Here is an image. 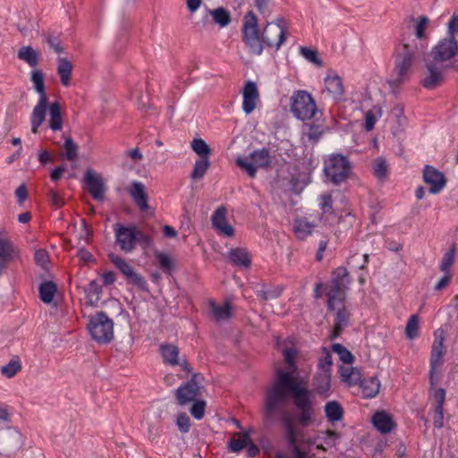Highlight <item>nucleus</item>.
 Wrapping results in <instances>:
<instances>
[{"instance_id":"54","label":"nucleus","mask_w":458,"mask_h":458,"mask_svg":"<svg viewBox=\"0 0 458 458\" xmlns=\"http://www.w3.org/2000/svg\"><path fill=\"white\" fill-rule=\"evenodd\" d=\"M206 403L205 401H196L191 408V414L197 420L203 418L205 413Z\"/></svg>"},{"instance_id":"2","label":"nucleus","mask_w":458,"mask_h":458,"mask_svg":"<svg viewBox=\"0 0 458 458\" xmlns=\"http://www.w3.org/2000/svg\"><path fill=\"white\" fill-rule=\"evenodd\" d=\"M351 281L345 267H339L334 270L330 282L325 286L329 310H335L344 304L346 290Z\"/></svg>"},{"instance_id":"4","label":"nucleus","mask_w":458,"mask_h":458,"mask_svg":"<svg viewBox=\"0 0 458 458\" xmlns=\"http://www.w3.org/2000/svg\"><path fill=\"white\" fill-rule=\"evenodd\" d=\"M115 242L120 249L124 252L133 251L138 243L149 246L152 239L145 234L137 226H125L121 224L114 225Z\"/></svg>"},{"instance_id":"59","label":"nucleus","mask_w":458,"mask_h":458,"mask_svg":"<svg viewBox=\"0 0 458 458\" xmlns=\"http://www.w3.org/2000/svg\"><path fill=\"white\" fill-rule=\"evenodd\" d=\"M322 134L323 131L320 129L318 125L310 126L309 128V131L305 133L309 140L313 143L317 142L320 139Z\"/></svg>"},{"instance_id":"53","label":"nucleus","mask_w":458,"mask_h":458,"mask_svg":"<svg viewBox=\"0 0 458 458\" xmlns=\"http://www.w3.org/2000/svg\"><path fill=\"white\" fill-rule=\"evenodd\" d=\"M332 366V357L328 351L324 349L323 355L319 359L318 361V368L321 369L320 372H328L330 370V368Z\"/></svg>"},{"instance_id":"60","label":"nucleus","mask_w":458,"mask_h":458,"mask_svg":"<svg viewBox=\"0 0 458 458\" xmlns=\"http://www.w3.org/2000/svg\"><path fill=\"white\" fill-rule=\"evenodd\" d=\"M35 260L42 267H47L48 263V254L45 250H38L35 252Z\"/></svg>"},{"instance_id":"55","label":"nucleus","mask_w":458,"mask_h":458,"mask_svg":"<svg viewBox=\"0 0 458 458\" xmlns=\"http://www.w3.org/2000/svg\"><path fill=\"white\" fill-rule=\"evenodd\" d=\"M47 197L51 205L55 208H62L65 203L64 198L55 190L50 189Z\"/></svg>"},{"instance_id":"21","label":"nucleus","mask_w":458,"mask_h":458,"mask_svg":"<svg viewBox=\"0 0 458 458\" xmlns=\"http://www.w3.org/2000/svg\"><path fill=\"white\" fill-rule=\"evenodd\" d=\"M334 311L335 313L331 338H336L341 335L343 329L347 326L350 317V313L344 304L338 306Z\"/></svg>"},{"instance_id":"49","label":"nucleus","mask_w":458,"mask_h":458,"mask_svg":"<svg viewBox=\"0 0 458 458\" xmlns=\"http://www.w3.org/2000/svg\"><path fill=\"white\" fill-rule=\"evenodd\" d=\"M388 172V166L386 164V161L382 158L378 157L375 160L374 165V174L377 178L383 179L386 176Z\"/></svg>"},{"instance_id":"9","label":"nucleus","mask_w":458,"mask_h":458,"mask_svg":"<svg viewBox=\"0 0 458 458\" xmlns=\"http://www.w3.org/2000/svg\"><path fill=\"white\" fill-rule=\"evenodd\" d=\"M271 162L270 152L265 148L254 150L249 157H238L236 159V165L251 178L256 176L258 169L268 168Z\"/></svg>"},{"instance_id":"48","label":"nucleus","mask_w":458,"mask_h":458,"mask_svg":"<svg viewBox=\"0 0 458 458\" xmlns=\"http://www.w3.org/2000/svg\"><path fill=\"white\" fill-rule=\"evenodd\" d=\"M156 258L158 260L159 266L163 271L170 274L174 267L172 259L167 254L163 252L156 253Z\"/></svg>"},{"instance_id":"63","label":"nucleus","mask_w":458,"mask_h":458,"mask_svg":"<svg viewBox=\"0 0 458 458\" xmlns=\"http://www.w3.org/2000/svg\"><path fill=\"white\" fill-rule=\"evenodd\" d=\"M281 291H259L258 296L263 301L276 298L280 295Z\"/></svg>"},{"instance_id":"47","label":"nucleus","mask_w":458,"mask_h":458,"mask_svg":"<svg viewBox=\"0 0 458 458\" xmlns=\"http://www.w3.org/2000/svg\"><path fill=\"white\" fill-rule=\"evenodd\" d=\"M454 256H455V248L453 246L443 257L440 269L444 273H451L450 267L454 264Z\"/></svg>"},{"instance_id":"30","label":"nucleus","mask_w":458,"mask_h":458,"mask_svg":"<svg viewBox=\"0 0 458 458\" xmlns=\"http://www.w3.org/2000/svg\"><path fill=\"white\" fill-rule=\"evenodd\" d=\"M63 116L61 113V106L58 102L52 103L49 106V128L54 131H61L63 128Z\"/></svg>"},{"instance_id":"25","label":"nucleus","mask_w":458,"mask_h":458,"mask_svg":"<svg viewBox=\"0 0 458 458\" xmlns=\"http://www.w3.org/2000/svg\"><path fill=\"white\" fill-rule=\"evenodd\" d=\"M374 427L383 434L388 433L394 428L392 417L386 411H377L372 418Z\"/></svg>"},{"instance_id":"28","label":"nucleus","mask_w":458,"mask_h":458,"mask_svg":"<svg viewBox=\"0 0 458 458\" xmlns=\"http://www.w3.org/2000/svg\"><path fill=\"white\" fill-rule=\"evenodd\" d=\"M214 318L217 321L228 319L232 317V306L229 301L216 304L214 301L208 302Z\"/></svg>"},{"instance_id":"12","label":"nucleus","mask_w":458,"mask_h":458,"mask_svg":"<svg viewBox=\"0 0 458 458\" xmlns=\"http://www.w3.org/2000/svg\"><path fill=\"white\" fill-rule=\"evenodd\" d=\"M423 182L429 186L431 194H438L445 187L447 180L445 175L431 165H425L422 174Z\"/></svg>"},{"instance_id":"22","label":"nucleus","mask_w":458,"mask_h":458,"mask_svg":"<svg viewBox=\"0 0 458 458\" xmlns=\"http://www.w3.org/2000/svg\"><path fill=\"white\" fill-rule=\"evenodd\" d=\"M128 192L140 210L148 209V196L145 192V186L142 182H133L129 187Z\"/></svg>"},{"instance_id":"11","label":"nucleus","mask_w":458,"mask_h":458,"mask_svg":"<svg viewBox=\"0 0 458 458\" xmlns=\"http://www.w3.org/2000/svg\"><path fill=\"white\" fill-rule=\"evenodd\" d=\"M109 259L126 276L130 283L140 290H148V284L144 277L136 273L134 268L125 259L114 253L109 254Z\"/></svg>"},{"instance_id":"58","label":"nucleus","mask_w":458,"mask_h":458,"mask_svg":"<svg viewBox=\"0 0 458 458\" xmlns=\"http://www.w3.org/2000/svg\"><path fill=\"white\" fill-rule=\"evenodd\" d=\"M333 199L331 194H323L320 196V208L323 213L333 212Z\"/></svg>"},{"instance_id":"15","label":"nucleus","mask_w":458,"mask_h":458,"mask_svg":"<svg viewBox=\"0 0 458 458\" xmlns=\"http://www.w3.org/2000/svg\"><path fill=\"white\" fill-rule=\"evenodd\" d=\"M242 110L246 114H251L257 107L259 101V93L257 84L248 81L242 89Z\"/></svg>"},{"instance_id":"37","label":"nucleus","mask_w":458,"mask_h":458,"mask_svg":"<svg viewBox=\"0 0 458 458\" xmlns=\"http://www.w3.org/2000/svg\"><path fill=\"white\" fill-rule=\"evenodd\" d=\"M210 166L209 158H199L195 161L193 169L191 174V178L192 180H200L204 177L207 171Z\"/></svg>"},{"instance_id":"64","label":"nucleus","mask_w":458,"mask_h":458,"mask_svg":"<svg viewBox=\"0 0 458 458\" xmlns=\"http://www.w3.org/2000/svg\"><path fill=\"white\" fill-rule=\"evenodd\" d=\"M448 31L451 36H454V32H458V16H454L449 21Z\"/></svg>"},{"instance_id":"26","label":"nucleus","mask_w":458,"mask_h":458,"mask_svg":"<svg viewBox=\"0 0 458 458\" xmlns=\"http://www.w3.org/2000/svg\"><path fill=\"white\" fill-rule=\"evenodd\" d=\"M160 353L163 361L170 366L179 365V348L173 344H163L160 345Z\"/></svg>"},{"instance_id":"52","label":"nucleus","mask_w":458,"mask_h":458,"mask_svg":"<svg viewBox=\"0 0 458 458\" xmlns=\"http://www.w3.org/2000/svg\"><path fill=\"white\" fill-rule=\"evenodd\" d=\"M300 52L302 56L310 63L318 65L321 64V60L318 58V52L316 50L302 47H301Z\"/></svg>"},{"instance_id":"7","label":"nucleus","mask_w":458,"mask_h":458,"mask_svg":"<svg viewBox=\"0 0 458 458\" xmlns=\"http://www.w3.org/2000/svg\"><path fill=\"white\" fill-rule=\"evenodd\" d=\"M88 328L92 338L99 344H107L114 338V322L103 311L90 318Z\"/></svg>"},{"instance_id":"39","label":"nucleus","mask_w":458,"mask_h":458,"mask_svg":"<svg viewBox=\"0 0 458 458\" xmlns=\"http://www.w3.org/2000/svg\"><path fill=\"white\" fill-rule=\"evenodd\" d=\"M250 442V435L246 432L236 434L229 442V448L233 452H239Z\"/></svg>"},{"instance_id":"29","label":"nucleus","mask_w":458,"mask_h":458,"mask_svg":"<svg viewBox=\"0 0 458 458\" xmlns=\"http://www.w3.org/2000/svg\"><path fill=\"white\" fill-rule=\"evenodd\" d=\"M72 72V63L66 58L59 57L57 59V73L60 77L61 83L65 87L71 84Z\"/></svg>"},{"instance_id":"43","label":"nucleus","mask_w":458,"mask_h":458,"mask_svg":"<svg viewBox=\"0 0 458 458\" xmlns=\"http://www.w3.org/2000/svg\"><path fill=\"white\" fill-rule=\"evenodd\" d=\"M210 14L212 15L214 21L221 27L228 25L231 21L229 13L224 8L212 10L210 11Z\"/></svg>"},{"instance_id":"50","label":"nucleus","mask_w":458,"mask_h":458,"mask_svg":"<svg viewBox=\"0 0 458 458\" xmlns=\"http://www.w3.org/2000/svg\"><path fill=\"white\" fill-rule=\"evenodd\" d=\"M429 20L427 16H420L415 25V36L421 39L425 37V30L428 28Z\"/></svg>"},{"instance_id":"35","label":"nucleus","mask_w":458,"mask_h":458,"mask_svg":"<svg viewBox=\"0 0 458 458\" xmlns=\"http://www.w3.org/2000/svg\"><path fill=\"white\" fill-rule=\"evenodd\" d=\"M283 354H284L285 362L288 364V370H286V372L290 373L291 377L296 380V382L300 387H302L301 386V379L298 377L293 376V373L296 371V367H295V359H296V355H297L296 351L293 348H287V349L284 350ZM278 370L283 371V369H278L276 370V372ZM284 372H285V370H284ZM276 377H277V373L276 374Z\"/></svg>"},{"instance_id":"57","label":"nucleus","mask_w":458,"mask_h":458,"mask_svg":"<svg viewBox=\"0 0 458 458\" xmlns=\"http://www.w3.org/2000/svg\"><path fill=\"white\" fill-rule=\"evenodd\" d=\"M434 398L437 402V405L435 407V411H439L444 410V403L445 401V390L444 388H438L434 393Z\"/></svg>"},{"instance_id":"51","label":"nucleus","mask_w":458,"mask_h":458,"mask_svg":"<svg viewBox=\"0 0 458 458\" xmlns=\"http://www.w3.org/2000/svg\"><path fill=\"white\" fill-rule=\"evenodd\" d=\"M46 42L55 53L61 54L64 52V47L61 39L52 34H48L45 38Z\"/></svg>"},{"instance_id":"38","label":"nucleus","mask_w":458,"mask_h":458,"mask_svg":"<svg viewBox=\"0 0 458 458\" xmlns=\"http://www.w3.org/2000/svg\"><path fill=\"white\" fill-rule=\"evenodd\" d=\"M191 148L199 158H209L211 155V148L206 141L200 138H194L191 142Z\"/></svg>"},{"instance_id":"44","label":"nucleus","mask_w":458,"mask_h":458,"mask_svg":"<svg viewBox=\"0 0 458 458\" xmlns=\"http://www.w3.org/2000/svg\"><path fill=\"white\" fill-rule=\"evenodd\" d=\"M64 157L69 161H75L78 157V145L70 137L65 139L64 144Z\"/></svg>"},{"instance_id":"18","label":"nucleus","mask_w":458,"mask_h":458,"mask_svg":"<svg viewBox=\"0 0 458 458\" xmlns=\"http://www.w3.org/2000/svg\"><path fill=\"white\" fill-rule=\"evenodd\" d=\"M87 189L92 198L96 200H102L104 198L105 186L102 178L89 171L85 176Z\"/></svg>"},{"instance_id":"10","label":"nucleus","mask_w":458,"mask_h":458,"mask_svg":"<svg viewBox=\"0 0 458 458\" xmlns=\"http://www.w3.org/2000/svg\"><path fill=\"white\" fill-rule=\"evenodd\" d=\"M20 258L19 248L4 233H0V276L11 263Z\"/></svg>"},{"instance_id":"20","label":"nucleus","mask_w":458,"mask_h":458,"mask_svg":"<svg viewBox=\"0 0 458 458\" xmlns=\"http://www.w3.org/2000/svg\"><path fill=\"white\" fill-rule=\"evenodd\" d=\"M426 66L428 75L422 81V86L428 89H436L443 81L441 69L433 62H427Z\"/></svg>"},{"instance_id":"32","label":"nucleus","mask_w":458,"mask_h":458,"mask_svg":"<svg viewBox=\"0 0 458 458\" xmlns=\"http://www.w3.org/2000/svg\"><path fill=\"white\" fill-rule=\"evenodd\" d=\"M314 225L310 224L305 218H296L293 223V232L300 240L306 239L311 234Z\"/></svg>"},{"instance_id":"16","label":"nucleus","mask_w":458,"mask_h":458,"mask_svg":"<svg viewBox=\"0 0 458 458\" xmlns=\"http://www.w3.org/2000/svg\"><path fill=\"white\" fill-rule=\"evenodd\" d=\"M226 215L227 209L224 206H221L212 215L211 222L213 227L220 234L231 237L234 234V229L227 223Z\"/></svg>"},{"instance_id":"17","label":"nucleus","mask_w":458,"mask_h":458,"mask_svg":"<svg viewBox=\"0 0 458 458\" xmlns=\"http://www.w3.org/2000/svg\"><path fill=\"white\" fill-rule=\"evenodd\" d=\"M325 87L327 93L336 101L344 99V87L340 76L335 73L328 74L325 79Z\"/></svg>"},{"instance_id":"1","label":"nucleus","mask_w":458,"mask_h":458,"mask_svg":"<svg viewBox=\"0 0 458 458\" xmlns=\"http://www.w3.org/2000/svg\"><path fill=\"white\" fill-rule=\"evenodd\" d=\"M284 20L269 22L266 25L260 37L258 29V19L252 11L244 16L242 25V39L253 55H259L263 52V43L269 47L278 49L286 39V29L283 25Z\"/></svg>"},{"instance_id":"27","label":"nucleus","mask_w":458,"mask_h":458,"mask_svg":"<svg viewBox=\"0 0 458 458\" xmlns=\"http://www.w3.org/2000/svg\"><path fill=\"white\" fill-rule=\"evenodd\" d=\"M360 387L361 390V394L364 398H373L379 392L380 382L377 377H370L369 378H364L360 382Z\"/></svg>"},{"instance_id":"23","label":"nucleus","mask_w":458,"mask_h":458,"mask_svg":"<svg viewBox=\"0 0 458 458\" xmlns=\"http://www.w3.org/2000/svg\"><path fill=\"white\" fill-rule=\"evenodd\" d=\"M313 386L318 394L324 398L328 397L331 387L330 374L328 372L317 373L313 377Z\"/></svg>"},{"instance_id":"42","label":"nucleus","mask_w":458,"mask_h":458,"mask_svg":"<svg viewBox=\"0 0 458 458\" xmlns=\"http://www.w3.org/2000/svg\"><path fill=\"white\" fill-rule=\"evenodd\" d=\"M381 116V107L374 106L365 114V129L370 131L374 129L375 123L378 117Z\"/></svg>"},{"instance_id":"31","label":"nucleus","mask_w":458,"mask_h":458,"mask_svg":"<svg viewBox=\"0 0 458 458\" xmlns=\"http://www.w3.org/2000/svg\"><path fill=\"white\" fill-rule=\"evenodd\" d=\"M57 292L56 284L52 281H45L38 287L39 298L47 304L53 301L54 296Z\"/></svg>"},{"instance_id":"56","label":"nucleus","mask_w":458,"mask_h":458,"mask_svg":"<svg viewBox=\"0 0 458 458\" xmlns=\"http://www.w3.org/2000/svg\"><path fill=\"white\" fill-rule=\"evenodd\" d=\"M176 425L181 432L187 433L191 427L189 416L185 413L179 414L176 420Z\"/></svg>"},{"instance_id":"41","label":"nucleus","mask_w":458,"mask_h":458,"mask_svg":"<svg viewBox=\"0 0 458 458\" xmlns=\"http://www.w3.org/2000/svg\"><path fill=\"white\" fill-rule=\"evenodd\" d=\"M31 81L33 82L35 90L39 94V99H42L44 97H47L45 90L44 74L41 71H32Z\"/></svg>"},{"instance_id":"36","label":"nucleus","mask_w":458,"mask_h":458,"mask_svg":"<svg viewBox=\"0 0 458 458\" xmlns=\"http://www.w3.org/2000/svg\"><path fill=\"white\" fill-rule=\"evenodd\" d=\"M85 293L89 304L91 306H97L98 301H100L102 287L96 281H91L85 287Z\"/></svg>"},{"instance_id":"61","label":"nucleus","mask_w":458,"mask_h":458,"mask_svg":"<svg viewBox=\"0 0 458 458\" xmlns=\"http://www.w3.org/2000/svg\"><path fill=\"white\" fill-rule=\"evenodd\" d=\"M362 380L360 370L356 368H352L350 371V377L348 378L347 383L349 385H360Z\"/></svg>"},{"instance_id":"62","label":"nucleus","mask_w":458,"mask_h":458,"mask_svg":"<svg viewBox=\"0 0 458 458\" xmlns=\"http://www.w3.org/2000/svg\"><path fill=\"white\" fill-rule=\"evenodd\" d=\"M452 278L451 273H445L444 276L436 284L434 289L436 291H441L445 289L450 283Z\"/></svg>"},{"instance_id":"5","label":"nucleus","mask_w":458,"mask_h":458,"mask_svg":"<svg viewBox=\"0 0 458 458\" xmlns=\"http://www.w3.org/2000/svg\"><path fill=\"white\" fill-rule=\"evenodd\" d=\"M352 171L349 159L342 155L329 156L324 163V172L327 178L335 185L345 182Z\"/></svg>"},{"instance_id":"6","label":"nucleus","mask_w":458,"mask_h":458,"mask_svg":"<svg viewBox=\"0 0 458 458\" xmlns=\"http://www.w3.org/2000/svg\"><path fill=\"white\" fill-rule=\"evenodd\" d=\"M445 332L443 329H437L434 332V342L430 352L429 360V384L430 388H435L439 380V368L443 364V357L445 353L444 346Z\"/></svg>"},{"instance_id":"40","label":"nucleus","mask_w":458,"mask_h":458,"mask_svg":"<svg viewBox=\"0 0 458 458\" xmlns=\"http://www.w3.org/2000/svg\"><path fill=\"white\" fill-rule=\"evenodd\" d=\"M21 370V363L19 357H13L6 365L3 366L0 369L1 373L8 378L13 377Z\"/></svg>"},{"instance_id":"3","label":"nucleus","mask_w":458,"mask_h":458,"mask_svg":"<svg viewBox=\"0 0 458 458\" xmlns=\"http://www.w3.org/2000/svg\"><path fill=\"white\" fill-rule=\"evenodd\" d=\"M416 47L409 44L399 45L394 55V77L391 85L398 87L408 81L415 60Z\"/></svg>"},{"instance_id":"34","label":"nucleus","mask_w":458,"mask_h":458,"mask_svg":"<svg viewBox=\"0 0 458 458\" xmlns=\"http://www.w3.org/2000/svg\"><path fill=\"white\" fill-rule=\"evenodd\" d=\"M325 413L327 420L334 423L343 419L344 410L338 402L330 401L325 406Z\"/></svg>"},{"instance_id":"46","label":"nucleus","mask_w":458,"mask_h":458,"mask_svg":"<svg viewBox=\"0 0 458 458\" xmlns=\"http://www.w3.org/2000/svg\"><path fill=\"white\" fill-rule=\"evenodd\" d=\"M405 334L409 339H414L419 334V318L417 315H412L408 319Z\"/></svg>"},{"instance_id":"33","label":"nucleus","mask_w":458,"mask_h":458,"mask_svg":"<svg viewBox=\"0 0 458 458\" xmlns=\"http://www.w3.org/2000/svg\"><path fill=\"white\" fill-rule=\"evenodd\" d=\"M17 56L20 60L27 63L30 67H35L38 64L39 54L31 47H22L19 49Z\"/></svg>"},{"instance_id":"8","label":"nucleus","mask_w":458,"mask_h":458,"mask_svg":"<svg viewBox=\"0 0 458 458\" xmlns=\"http://www.w3.org/2000/svg\"><path fill=\"white\" fill-rule=\"evenodd\" d=\"M291 111L301 121L310 120L318 112L313 98L306 90H297L291 98Z\"/></svg>"},{"instance_id":"24","label":"nucleus","mask_w":458,"mask_h":458,"mask_svg":"<svg viewBox=\"0 0 458 458\" xmlns=\"http://www.w3.org/2000/svg\"><path fill=\"white\" fill-rule=\"evenodd\" d=\"M231 263L237 267H249L251 263V256L244 248H234L228 252Z\"/></svg>"},{"instance_id":"14","label":"nucleus","mask_w":458,"mask_h":458,"mask_svg":"<svg viewBox=\"0 0 458 458\" xmlns=\"http://www.w3.org/2000/svg\"><path fill=\"white\" fill-rule=\"evenodd\" d=\"M458 51V45L454 36L445 38L432 49L431 55L434 61L444 62L453 58Z\"/></svg>"},{"instance_id":"19","label":"nucleus","mask_w":458,"mask_h":458,"mask_svg":"<svg viewBox=\"0 0 458 458\" xmlns=\"http://www.w3.org/2000/svg\"><path fill=\"white\" fill-rule=\"evenodd\" d=\"M47 105L48 98L47 97H44L42 99L38 100L34 107L30 117L31 131L33 133H38L39 126L45 121Z\"/></svg>"},{"instance_id":"45","label":"nucleus","mask_w":458,"mask_h":458,"mask_svg":"<svg viewBox=\"0 0 458 458\" xmlns=\"http://www.w3.org/2000/svg\"><path fill=\"white\" fill-rule=\"evenodd\" d=\"M334 352L337 353L339 359L345 364H352L354 357L344 345L341 344H335L332 346Z\"/></svg>"},{"instance_id":"13","label":"nucleus","mask_w":458,"mask_h":458,"mask_svg":"<svg viewBox=\"0 0 458 458\" xmlns=\"http://www.w3.org/2000/svg\"><path fill=\"white\" fill-rule=\"evenodd\" d=\"M199 374H194L191 379L181 386L175 391V397L180 405H185L196 400L200 395V386L198 382Z\"/></svg>"}]
</instances>
